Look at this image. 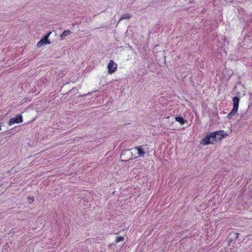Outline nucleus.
<instances>
[{"label":"nucleus","instance_id":"obj_3","mask_svg":"<svg viewBox=\"0 0 252 252\" xmlns=\"http://www.w3.org/2000/svg\"><path fill=\"white\" fill-rule=\"evenodd\" d=\"M239 236V234L238 233L234 231H231L229 233L228 236V245L229 246H232V247L231 249H233L236 247V244L235 241L238 239Z\"/></svg>","mask_w":252,"mask_h":252},{"label":"nucleus","instance_id":"obj_10","mask_svg":"<svg viewBox=\"0 0 252 252\" xmlns=\"http://www.w3.org/2000/svg\"><path fill=\"white\" fill-rule=\"evenodd\" d=\"M125 240V238L123 236L117 237L115 240V243H118L120 242H123Z\"/></svg>","mask_w":252,"mask_h":252},{"label":"nucleus","instance_id":"obj_11","mask_svg":"<svg viewBox=\"0 0 252 252\" xmlns=\"http://www.w3.org/2000/svg\"><path fill=\"white\" fill-rule=\"evenodd\" d=\"M130 18V15L129 13H126L123 14L121 17L120 18V20L125 19H129Z\"/></svg>","mask_w":252,"mask_h":252},{"label":"nucleus","instance_id":"obj_4","mask_svg":"<svg viewBox=\"0 0 252 252\" xmlns=\"http://www.w3.org/2000/svg\"><path fill=\"white\" fill-rule=\"evenodd\" d=\"M23 122V118L21 115H17L15 118H11L8 123V125L11 126L15 123L19 124Z\"/></svg>","mask_w":252,"mask_h":252},{"label":"nucleus","instance_id":"obj_14","mask_svg":"<svg viewBox=\"0 0 252 252\" xmlns=\"http://www.w3.org/2000/svg\"><path fill=\"white\" fill-rule=\"evenodd\" d=\"M216 0H214V4H215V2H216Z\"/></svg>","mask_w":252,"mask_h":252},{"label":"nucleus","instance_id":"obj_1","mask_svg":"<svg viewBox=\"0 0 252 252\" xmlns=\"http://www.w3.org/2000/svg\"><path fill=\"white\" fill-rule=\"evenodd\" d=\"M227 134L223 130H218L208 133L202 140L201 143L203 145L214 144L218 140H220L226 137Z\"/></svg>","mask_w":252,"mask_h":252},{"label":"nucleus","instance_id":"obj_13","mask_svg":"<svg viewBox=\"0 0 252 252\" xmlns=\"http://www.w3.org/2000/svg\"><path fill=\"white\" fill-rule=\"evenodd\" d=\"M10 234H11V236H12V235L14 234V232H10Z\"/></svg>","mask_w":252,"mask_h":252},{"label":"nucleus","instance_id":"obj_7","mask_svg":"<svg viewBox=\"0 0 252 252\" xmlns=\"http://www.w3.org/2000/svg\"><path fill=\"white\" fill-rule=\"evenodd\" d=\"M46 43H48V44L50 43V42L48 41V35L44 36L43 38H42L41 40H40L37 43V46L39 47L41 46L43 44H46Z\"/></svg>","mask_w":252,"mask_h":252},{"label":"nucleus","instance_id":"obj_9","mask_svg":"<svg viewBox=\"0 0 252 252\" xmlns=\"http://www.w3.org/2000/svg\"><path fill=\"white\" fill-rule=\"evenodd\" d=\"M71 33V32L69 30H66V31H64L63 33L61 34V37L62 38H64V37H65L66 36H67V35H69Z\"/></svg>","mask_w":252,"mask_h":252},{"label":"nucleus","instance_id":"obj_5","mask_svg":"<svg viewBox=\"0 0 252 252\" xmlns=\"http://www.w3.org/2000/svg\"><path fill=\"white\" fill-rule=\"evenodd\" d=\"M108 72L112 74L115 72L117 69V64L115 63L113 60H110L108 66Z\"/></svg>","mask_w":252,"mask_h":252},{"label":"nucleus","instance_id":"obj_2","mask_svg":"<svg viewBox=\"0 0 252 252\" xmlns=\"http://www.w3.org/2000/svg\"><path fill=\"white\" fill-rule=\"evenodd\" d=\"M233 101V108L227 115V118L228 119H231L238 112L239 104L240 102V98L238 96H234L232 98Z\"/></svg>","mask_w":252,"mask_h":252},{"label":"nucleus","instance_id":"obj_12","mask_svg":"<svg viewBox=\"0 0 252 252\" xmlns=\"http://www.w3.org/2000/svg\"><path fill=\"white\" fill-rule=\"evenodd\" d=\"M28 200L30 203H32L34 201V198L33 197H28Z\"/></svg>","mask_w":252,"mask_h":252},{"label":"nucleus","instance_id":"obj_8","mask_svg":"<svg viewBox=\"0 0 252 252\" xmlns=\"http://www.w3.org/2000/svg\"><path fill=\"white\" fill-rule=\"evenodd\" d=\"M175 119L176 121L179 122L182 125L185 124V120L182 117H176Z\"/></svg>","mask_w":252,"mask_h":252},{"label":"nucleus","instance_id":"obj_6","mask_svg":"<svg viewBox=\"0 0 252 252\" xmlns=\"http://www.w3.org/2000/svg\"><path fill=\"white\" fill-rule=\"evenodd\" d=\"M147 147V145H143L140 146L135 147L134 149L137 151L139 157H143L146 154V152H145L144 150H145V147Z\"/></svg>","mask_w":252,"mask_h":252}]
</instances>
